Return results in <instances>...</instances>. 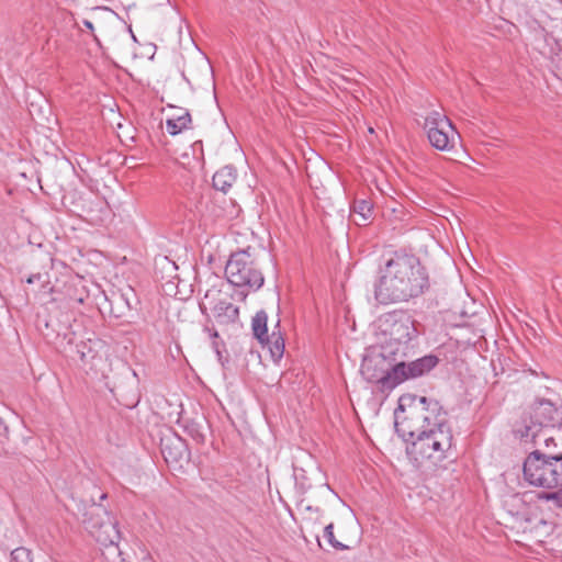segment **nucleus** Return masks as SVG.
<instances>
[{"label":"nucleus","instance_id":"obj_8","mask_svg":"<svg viewBox=\"0 0 562 562\" xmlns=\"http://www.w3.org/2000/svg\"><path fill=\"white\" fill-rule=\"evenodd\" d=\"M438 364V358L429 355L412 362H398L390 369V374L383 380L387 386H397L408 379H416L430 372Z\"/></svg>","mask_w":562,"mask_h":562},{"label":"nucleus","instance_id":"obj_12","mask_svg":"<svg viewBox=\"0 0 562 562\" xmlns=\"http://www.w3.org/2000/svg\"><path fill=\"white\" fill-rule=\"evenodd\" d=\"M102 347V341L98 339H88L77 344V353L85 366H94V361L99 358V351Z\"/></svg>","mask_w":562,"mask_h":562},{"label":"nucleus","instance_id":"obj_27","mask_svg":"<svg viewBox=\"0 0 562 562\" xmlns=\"http://www.w3.org/2000/svg\"><path fill=\"white\" fill-rule=\"evenodd\" d=\"M206 330L209 331L210 336L213 337V338H216L218 336L216 330H211L209 328Z\"/></svg>","mask_w":562,"mask_h":562},{"label":"nucleus","instance_id":"obj_31","mask_svg":"<svg viewBox=\"0 0 562 562\" xmlns=\"http://www.w3.org/2000/svg\"><path fill=\"white\" fill-rule=\"evenodd\" d=\"M166 1L168 2L169 0H166Z\"/></svg>","mask_w":562,"mask_h":562},{"label":"nucleus","instance_id":"obj_19","mask_svg":"<svg viewBox=\"0 0 562 562\" xmlns=\"http://www.w3.org/2000/svg\"><path fill=\"white\" fill-rule=\"evenodd\" d=\"M557 409L554 405L547 400H540L537 402L536 406L533 407V413L536 417H543V420L552 422L554 419V414Z\"/></svg>","mask_w":562,"mask_h":562},{"label":"nucleus","instance_id":"obj_29","mask_svg":"<svg viewBox=\"0 0 562 562\" xmlns=\"http://www.w3.org/2000/svg\"><path fill=\"white\" fill-rule=\"evenodd\" d=\"M198 145L201 146V142H194L193 147L195 148Z\"/></svg>","mask_w":562,"mask_h":562},{"label":"nucleus","instance_id":"obj_25","mask_svg":"<svg viewBox=\"0 0 562 562\" xmlns=\"http://www.w3.org/2000/svg\"><path fill=\"white\" fill-rule=\"evenodd\" d=\"M192 437L198 441V442H203L204 440V436L199 432V431H192Z\"/></svg>","mask_w":562,"mask_h":562},{"label":"nucleus","instance_id":"obj_3","mask_svg":"<svg viewBox=\"0 0 562 562\" xmlns=\"http://www.w3.org/2000/svg\"><path fill=\"white\" fill-rule=\"evenodd\" d=\"M259 252L257 248L248 246L233 252L226 263V279L232 285L241 289L243 299L263 285L265 278L258 265Z\"/></svg>","mask_w":562,"mask_h":562},{"label":"nucleus","instance_id":"obj_28","mask_svg":"<svg viewBox=\"0 0 562 562\" xmlns=\"http://www.w3.org/2000/svg\"><path fill=\"white\" fill-rule=\"evenodd\" d=\"M306 510H307V512H313V507H312V506H307V507H306ZM314 512L318 513V512H319V509H318V508H315V509H314Z\"/></svg>","mask_w":562,"mask_h":562},{"label":"nucleus","instance_id":"obj_24","mask_svg":"<svg viewBox=\"0 0 562 562\" xmlns=\"http://www.w3.org/2000/svg\"><path fill=\"white\" fill-rule=\"evenodd\" d=\"M40 279H41V274H40V273H35V274L30 276V277L26 279V282H27L29 284H32V283H34V282H36V281H38Z\"/></svg>","mask_w":562,"mask_h":562},{"label":"nucleus","instance_id":"obj_20","mask_svg":"<svg viewBox=\"0 0 562 562\" xmlns=\"http://www.w3.org/2000/svg\"><path fill=\"white\" fill-rule=\"evenodd\" d=\"M173 449H175V453L172 451V448L165 447L162 449V453H164L165 460L167 462H177L184 458L188 459V456H189L188 450L180 440H178V443H177V446H175Z\"/></svg>","mask_w":562,"mask_h":562},{"label":"nucleus","instance_id":"obj_4","mask_svg":"<svg viewBox=\"0 0 562 562\" xmlns=\"http://www.w3.org/2000/svg\"><path fill=\"white\" fill-rule=\"evenodd\" d=\"M524 481L535 487L547 490L562 486V452H530L522 463Z\"/></svg>","mask_w":562,"mask_h":562},{"label":"nucleus","instance_id":"obj_13","mask_svg":"<svg viewBox=\"0 0 562 562\" xmlns=\"http://www.w3.org/2000/svg\"><path fill=\"white\" fill-rule=\"evenodd\" d=\"M192 122L188 110L178 109L177 113L171 114L166 120V130L170 135H177L190 127Z\"/></svg>","mask_w":562,"mask_h":562},{"label":"nucleus","instance_id":"obj_2","mask_svg":"<svg viewBox=\"0 0 562 562\" xmlns=\"http://www.w3.org/2000/svg\"><path fill=\"white\" fill-rule=\"evenodd\" d=\"M427 288L428 276L419 259L394 252L379 265L373 296L379 304L387 305L417 297Z\"/></svg>","mask_w":562,"mask_h":562},{"label":"nucleus","instance_id":"obj_18","mask_svg":"<svg viewBox=\"0 0 562 562\" xmlns=\"http://www.w3.org/2000/svg\"><path fill=\"white\" fill-rule=\"evenodd\" d=\"M269 338L270 341H265L262 345H268L272 358L279 360L284 352V340L281 333L273 330Z\"/></svg>","mask_w":562,"mask_h":562},{"label":"nucleus","instance_id":"obj_5","mask_svg":"<svg viewBox=\"0 0 562 562\" xmlns=\"http://www.w3.org/2000/svg\"><path fill=\"white\" fill-rule=\"evenodd\" d=\"M86 529L101 544L120 554L121 532L115 517L100 504H92L83 520Z\"/></svg>","mask_w":562,"mask_h":562},{"label":"nucleus","instance_id":"obj_22","mask_svg":"<svg viewBox=\"0 0 562 562\" xmlns=\"http://www.w3.org/2000/svg\"><path fill=\"white\" fill-rule=\"evenodd\" d=\"M10 562H32L30 550L23 547L14 549Z\"/></svg>","mask_w":562,"mask_h":562},{"label":"nucleus","instance_id":"obj_11","mask_svg":"<svg viewBox=\"0 0 562 562\" xmlns=\"http://www.w3.org/2000/svg\"><path fill=\"white\" fill-rule=\"evenodd\" d=\"M503 506L506 512L516 517L517 519L530 521L529 518V506L524 499V496L516 493L507 495L503 501Z\"/></svg>","mask_w":562,"mask_h":562},{"label":"nucleus","instance_id":"obj_15","mask_svg":"<svg viewBox=\"0 0 562 562\" xmlns=\"http://www.w3.org/2000/svg\"><path fill=\"white\" fill-rule=\"evenodd\" d=\"M236 181V171L233 167L225 166L213 176V187L215 190L226 193Z\"/></svg>","mask_w":562,"mask_h":562},{"label":"nucleus","instance_id":"obj_16","mask_svg":"<svg viewBox=\"0 0 562 562\" xmlns=\"http://www.w3.org/2000/svg\"><path fill=\"white\" fill-rule=\"evenodd\" d=\"M372 215V203L368 200H356L351 209V217L356 225L366 226Z\"/></svg>","mask_w":562,"mask_h":562},{"label":"nucleus","instance_id":"obj_17","mask_svg":"<svg viewBox=\"0 0 562 562\" xmlns=\"http://www.w3.org/2000/svg\"><path fill=\"white\" fill-rule=\"evenodd\" d=\"M268 316L265 311H259L252 317L251 328L254 336L259 340L260 344L270 341L267 328Z\"/></svg>","mask_w":562,"mask_h":562},{"label":"nucleus","instance_id":"obj_14","mask_svg":"<svg viewBox=\"0 0 562 562\" xmlns=\"http://www.w3.org/2000/svg\"><path fill=\"white\" fill-rule=\"evenodd\" d=\"M361 373L363 378L370 383H378L382 390H392L395 386H387L384 383V375L390 374V370H378V364L373 360H364L361 366Z\"/></svg>","mask_w":562,"mask_h":562},{"label":"nucleus","instance_id":"obj_30","mask_svg":"<svg viewBox=\"0 0 562 562\" xmlns=\"http://www.w3.org/2000/svg\"><path fill=\"white\" fill-rule=\"evenodd\" d=\"M100 498H101V499L106 498V494H105V493H103V494L100 496Z\"/></svg>","mask_w":562,"mask_h":562},{"label":"nucleus","instance_id":"obj_10","mask_svg":"<svg viewBox=\"0 0 562 562\" xmlns=\"http://www.w3.org/2000/svg\"><path fill=\"white\" fill-rule=\"evenodd\" d=\"M221 291L215 288L207 290L201 306L209 307L220 323L236 322L239 315L238 307L231 302L218 300Z\"/></svg>","mask_w":562,"mask_h":562},{"label":"nucleus","instance_id":"obj_26","mask_svg":"<svg viewBox=\"0 0 562 562\" xmlns=\"http://www.w3.org/2000/svg\"><path fill=\"white\" fill-rule=\"evenodd\" d=\"M83 25L91 32L94 30L92 22L89 20H83Z\"/></svg>","mask_w":562,"mask_h":562},{"label":"nucleus","instance_id":"obj_23","mask_svg":"<svg viewBox=\"0 0 562 562\" xmlns=\"http://www.w3.org/2000/svg\"><path fill=\"white\" fill-rule=\"evenodd\" d=\"M541 499L551 501L555 504L557 507H562V487L555 492L551 493H541L539 495Z\"/></svg>","mask_w":562,"mask_h":562},{"label":"nucleus","instance_id":"obj_7","mask_svg":"<svg viewBox=\"0 0 562 562\" xmlns=\"http://www.w3.org/2000/svg\"><path fill=\"white\" fill-rule=\"evenodd\" d=\"M380 322L382 331L398 344L407 345L418 336L416 321L407 311L389 312L380 318Z\"/></svg>","mask_w":562,"mask_h":562},{"label":"nucleus","instance_id":"obj_9","mask_svg":"<svg viewBox=\"0 0 562 562\" xmlns=\"http://www.w3.org/2000/svg\"><path fill=\"white\" fill-rule=\"evenodd\" d=\"M516 434L526 442H532L535 446L543 447L547 452H551L552 447H557L554 429L544 426L543 422L525 423L521 428L516 429Z\"/></svg>","mask_w":562,"mask_h":562},{"label":"nucleus","instance_id":"obj_6","mask_svg":"<svg viewBox=\"0 0 562 562\" xmlns=\"http://www.w3.org/2000/svg\"><path fill=\"white\" fill-rule=\"evenodd\" d=\"M424 128L427 132L429 143L438 150L445 151L452 149L460 138L451 121L436 110L430 111L426 115Z\"/></svg>","mask_w":562,"mask_h":562},{"label":"nucleus","instance_id":"obj_1","mask_svg":"<svg viewBox=\"0 0 562 562\" xmlns=\"http://www.w3.org/2000/svg\"><path fill=\"white\" fill-rule=\"evenodd\" d=\"M394 415L397 434L412 441L413 452L422 460L436 464L451 456L453 435L437 400L404 394Z\"/></svg>","mask_w":562,"mask_h":562},{"label":"nucleus","instance_id":"obj_21","mask_svg":"<svg viewBox=\"0 0 562 562\" xmlns=\"http://www.w3.org/2000/svg\"><path fill=\"white\" fill-rule=\"evenodd\" d=\"M324 537L327 539L329 544L333 548H335V549L345 550V549L348 548L347 546L342 544L341 542H339L335 538V536H334V524L333 522H330V524L325 526V528H324Z\"/></svg>","mask_w":562,"mask_h":562}]
</instances>
